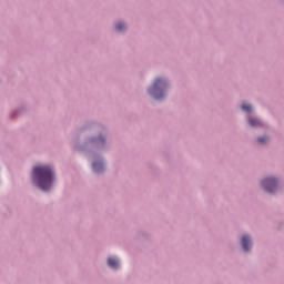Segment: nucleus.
<instances>
[{"mask_svg": "<svg viewBox=\"0 0 284 284\" xmlns=\"http://www.w3.org/2000/svg\"><path fill=\"white\" fill-rule=\"evenodd\" d=\"M34 182L37 183L40 190L48 192L50 187H52V183H54V171L51 166L40 165L33 168Z\"/></svg>", "mask_w": 284, "mask_h": 284, "instance_id": "obj_1", "label": "nucleus"}, {"mask_svg": "<svg viewBox=\"0 0 284 284\" xmlns=\"http://www.w3.org/2000/svg\"><path fill=\"white\" fill-rule=\"evenodd\" d=\"M168 87V82H165V80L158 78L153 85L149 89V94H151V97H154V99H156V101H161V99H163V97H165V93H163V89Z\"/></svg>", "mask_w": 284, "mask_h": 284, "instance_id": "obj_2", "label": "nucleus"}, {"mask_svg": "<svg viewBox=\"0 0 284 284\" xmlns=\"http://www.w3.org/2000/svg\"><path fill=\"white\" fill-rule=\"evenodd\" d=\"M262 187L270 194L276 191V179L274 178H266L262 181Z\"/></svg>", "mask_w": 284, "mask_h": 284, "instance_id": "obj_3", "label": "nucleus"}, {"mask_svg": "<svg viewBox=\"0 0 284 284\" xmlns=\"http://www.w3.org/2000/svg\"><path fill=\"white\" fill-rule=\"evenodd\" d=\"M251 245H252V239L248 237V235H244L242 237V247H243L244 252H250Z\"/></svg>", "mask_w": 284, "mask_h": 284, "instance_id": "obj_4", "label": "nucleus"}, {"mask_svg": "<svg viewBox=\"0 0 284 284\" xmlns=\"http://www.w3.org/2000/svg\"><path fill=\"white\" fill-rule=\"evenodd\" d=\"M108 265H109V267H112V270H118V267H119V260H116L114 257H109Z\"/></svg>", "mask_w": 284, "mask_h": 284, "instance_id": "obj_5", "label": "nucleus"}, {"mask_svg": "<svg viewBox=\"0 0 284 284\" xmlns=\"http://www.w3.org/2000/svg\"><path fill=\"white\" fill-rule=\"evenodd\" d=\"M103 162L102 161H95L93 162V170L94 172H103Z\"/></svg>", "mask_w": 284, "mask_h": 284, "instance_id": "obj_6", "label": "nucleus"}, {"mask_svg": "<svg viewBox=\"0 0 284 284\" xmlns=\"http://www.w3.org/2000/svg\"><path fill=\"white\" fill-rule=\"evenodd\" d=\"M248 123L252 128H258L261 126V120L255 118H248Z\"/></svg>", "mask_w": 284, "mask_h": 284, "instance_id": "obj_7", "label": "nucleus"}, {"mask_svg": "<svg viewBox=\"0 0 284 284\" xmlns=\"http://www.w3.org/2000/svg\"><path fill=\"white\" fill-rule=\"evenodd\" d=\"M115 30H118V32H121V30H125V26L123 22H120L115 26Z\"/></svg>", "mask_w": 284, "mask_h": 284, "instance_id": "obj_8", "label": "nucleus"}, {"mask_svg": "<svg viewBox=\"0 0 284 284\" xmlns=\"http://www.w3.org/2000/svg\"><path fill=\"white\" fill-rule=\"evenodd\" d=\"M242 110L244 112H252V105H250V104H242Z\"/></svg>", "mask_w": 284, "mask_h": 284, "instance_id": "obj_9", "label": "nucleus"}, {"mask_svg": "<svg viewBox=\"0 0 284 284\" xmlns=\"http://www.w3.org/2000/svg\"><path fill=\"white\" fill-rule=\"evenodd\" d=\"M266 142H267V138L266 136L257 139V143H266Z\"/></svg>", "mask_w": 284, "mask_h": 284, "instance_id": "obj_10", "label": "nucleus"}, {"mask_svg": "<svg viewBox=\"0 0 284 284\" xmlns=\"http://www.w3.org/2000/svg\"><path fill=\"white\" fill-rule=\"evenodd\" d=\"M101 143H103V138H100Z\"/></svg>", "mask_w": 284, "mask_h": 284, "instance_id": "obj_11", "label": "nucleus"}]
</instances>
